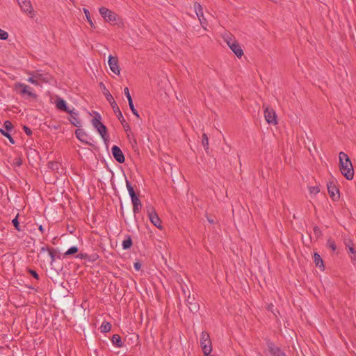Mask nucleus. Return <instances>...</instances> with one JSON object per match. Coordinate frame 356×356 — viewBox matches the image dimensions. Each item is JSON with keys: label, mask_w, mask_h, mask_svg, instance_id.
Here are the masks:
<instances>
[{"label": "nucleus", "mask_w": 356, "mask_h": 356, "mask_svg": "<svg viewBox=\"0 0 356 356\" xmlns=\"http://www.w3.org/2000/svg\"><path fill=\"white\" fill-rule=\"evenodd\" d=\"M339 167L341 174L348 179L352 180L354 177V170L348 154L341 152L339 154Z\"/></svg>", "instance_id": "nucleus-1"}, {"label": "nucleus", "mask_w": 356, "mask_h": 356, "mask_svg": "<svg viewBox=\"0 0 356 356\" xmlns=\"http://www.w3.org/2000/svg\"><path fill=\"white\" fill-rule=\"evenodd\" d=\"M27 74L29 75L27 81L37 86H42L43 83H50L52 80L51 74L40 70L29 71Z\"/></svg>", "instance_id": "nucleus-2"}, {"label": "nucleus", "mask_w": 356, "mask_h": 356, "mask_svg": "<svg viewBox=\"0 0 356 356\" xmlns=\"http://www.w3.org/2000/svg\"><path fill=\"white\" fill-rule=\"evenodd\" d=\"M14 89L22 96H27L33 99L37 98V95L32 91V88L25 83L17 82L14 85Z\"/></svg>", "instance_id": "nucleus-3"}, {"label": "nucleus", "mask_w": 356, "mask_h": 356, "mask_svg": "<svg viewBox=\"0 0 356 356\" xmlns=\"http://www.w3.org/2000/svg\"><path fill=\"white\" fill-rule=\"evenodd\" d=\"M200 343L204 355H209L212 351V344L208 332L203 331L201 333Z\"/></svg>", "instance_id": "nucleus-4"}, {"label": "nucleus", "mask_w": 356, "mask_h": 356, "mask_svg": "<svg viewBox=\"0 0 356 356\" xmlns=\"http://www.w3.org/2000/svg\"><path fill=\"white\" fill-rule=\"evenodd\" d=\"M99 11L101 16L107 22H109V23L115 22L119 19L118 15L115 13H114L111 10L108 9L106 7L99 8Z\"/></svg>", "instance_id": "nucleus-5"}, {"label": "nucleus", "mask_w": 356, "mask_h": 356, "mask_svg": "<svg viewBox=\"0 0 356 356\" xmlns=\"http://www.w3.org/2000/svg\"><path fill=\"white\" fill-rule=\"evenodd\" d=\"M264 108V118L268 124L275 125L277 124L275 111L268 105L263 104Z\"/></svg>", "instance_id": "nucleus-6"}, {"label": "nucleus", "mask_w": 356, "mask_h": 356, "mask_svg": "<svg viewBox=\"0 0 356 356\" xmlns=\"http://www.w3.org/2000/svg\"><path fill=\"white\" fill-rule=\"evenodd\" d=\"M147 215L149 218L150 222L157 228L161 229H162V225H161V220L159 218L158 214L156 213L155 209L150 207L147 209Z\"/></svg>", "instance_id": "nucleus-7"}, {"label": "nucleus", "mask_w": 356, "mask_h": 356, "mask_svg": "<svg viewBox=\"0 0 356 356\" xmlns=\"http://www.w3.org/2000/svg\"><path fill=\"white\" fill-rule=\"evenodd\" d=\"M108 63L111 70L116 75H119L120 73V68L118 57L110 55L108 56Z\"/></svg>", "instance_id": "nucleus-8"}, {"label": "nucleus", "mask_w": 356, "mask_h": 356, "mask_svg": "<svg viewBox=\"0 0 356 356\" xmlns=\"http://www.w3.org/2000/svg\"><path fill=\"white\" fill-rule=\"evenodd\" d=\"M67 113L70 114L69 121L70 123L76 127H80L81 126V122L79 118L78 112L75 111L74 108H72L70 109Z\"/></svg>", "instance_id": "nucleus-9"}, {"label": "nucleus", "mask_w": 356, "mask_h": 356, "mask_svg": "<svg viewBox=\"0 0 356 356\" xmlns=\"http://www.w3.org/2000/svg\"><path fill=\"white\" fill-rule=\"evenodd\" d=\"M111 152H112L113 156L118 162H119L120 163H122L124 162L125 158H124V154L118 146H117V145L113 146L111 148Z\"/></svg>", "instance_id": "nucleus-10"}, {"label": "nucleus", "mask_w": 356, "mask_h": 356, "mask_svg": "<svg viewBox=\"0 0 356 356\" xmlns=\"http://www.w3.org/2000/svg\"><path fill=\"white\" fill-rule=\"evenodd\" d=\"M19 6L24 13L29 14L31 17H33V8L29 0H24V1Z\"/></svg>", "instance_id": "nucleus-11"}, {"label": "nucleus", "mask_w": 356, "mask_h": 356, "mask_svg": "<svg viewBox=\"0 0 356 356\" xmlns=\"http://www.w3.org/2000/svg\"><path fill=\"white\" fill-rule=\"evenodd\" d=\"M124 95L127 98L129 108H130L131 111H132L133 114L135 116H136L138 118H140L139 113H138V112L137 111V110L134 107V103H133V100H132L130 92H129V88L127 87H126L124 89Z\"/></svg>", "instance_id": "nucleus-12"}, {"label": "nucleus", "mask_w": 356, "mask_h": 356, "mask_svg": "<svg viewBox=\"0 0 356 356\" xmlns=\"http://www.w3.org/2000/svg\"><path fill=\"white\" fill-rule=\"evenodd\" d=\"M327 191L333 200H337L339 198V191L333 184V182H329L327 184Z\"/></svg>", "instance_id": "nucleus-13"}, {"label": "nucleus", "mask_w": 356, "mask_h": 356, "mask_svg": "<svg viewBox=\"0 0 356 356\" xmlns=\"http://www.w3.org/2000/svg\"><path fill=\"white\" fill-rule=\"evenodd\" d=\"M103 93L104 94L106 100L110 103L113 111H117L118 108H119V106H118L113 97L111 95V94L109 92V91L106 89L105 86H104V88H103Z\"/></svg>", "instance_id": "nucleus-14"}, {"label": "nucleus", "mask_w": 356, "mask_h": 356, "mask_svg": "<svg viewBox=\"0 0 356 356\" xmlns=\"http://www.w3.org/2000/svg\"><path fill=\"white\" fill-rule=\"evenodd\" d=\"M229 48L238 58H241L243 55V51L237 41L232 43Z\"/></svg>", "instance_id": "nucleus-15"}, {"label": "nucleus", "mask_w": 356, "mask_h": 356, "mask_svg": "<svg viewBox=\"0 0 356 356\" xmlns=\"http://www.w3.org/2000/svg\"><path fill=\"white\" fill-rule=\"evenodd\" d=\"M75 134L76 138L81 142L85 143H88V134L81 129H78L75 131Z\"/></svg>", "instance_id": "nucleus-16"}, {"label": "nucleus", "mask_w": 356, "mask_h": 356, "mask_svg": "<svg viewBox=\"0 0 356 356\" xmlns=\"http://www.w3.org/2000/svg\"><path fill=\"white\" fill-rule=\"evenodd\" d=\"M346 247L347 249H348L349 252L351 254L350 258L353 260V261L356 262V251L353 248V242L351 241L346 242Z\"/></svg>", "instance_id": "nucleus-17"}, {"label": "nucleus", "mask_w": 356, "mask_h": 356, "mask_svg": "<svg viewBox=\"0 0 356 356\" xmlns=\"http://www.w3.org/2000/svg\"><path fill=\"white\" fill-rule=\"evenodd\" d=\"M95 129H97V132L99 134V135L102 136V138L104 140L107 139V136H107V134H108L107 128L103 123H102L100 125L96 127Z\"/></svg>", "instance_id": "nucleus-18"}, {"label": "nucleus", "mask_w": 356, "mask_h": 356, "mask_svg": "<svg viewBox=\"0 0 356 356\" xmlns=\"http://www.w3.org/2000/svg\"><path fill=\"white\" fill-rule=\"evenodd\" d=\"M194 8L195 10V13L200 22V24H202V26H203V22H202V17L203 18L204 15H203V10H202V6L199 3L195 2L194 3Z\"/></svg>", "instance_id": "nucleus-19"}, {"label": "nucleus", "mask_w": 356, "mask_h": 356, "mask_svg": "<svg viewBox=\"0 0 356 356\" xmlns=\"http://www.w3.org/2000/svg\"><path fill=\"white\" fill-rule=\"evenodd\" d=\"M222 38L227 44L230 47L232 43L236 42L234 35L229 32H225L222 34Z\"/></svg>", "instance_id": "nucleus-20"}, {"label": "nucleus", "mask_w": 356, "mask_h": 356, "mask_svg": "<svg viewBox=\"0 0 356 356\" xmlns=\"http://www.w3.org/2000/svg\"><path fill=\"white\" fill-rule=\"evenodd\" d=\"M193 300H194V298H191V297L188 296L186 302H187V305H188L189 309L192 312H196L199 309V306L196 302H193Z\"/></svg>", "instance_id": "nucleus-21"}, {"label": "nucleus", "mask_w": 356, "mask_h": 356, "mask_svg": "<svg viewBox=\"0 0 356 356\" xmlns=\"http://www.w3.org/2000/svg\"><path fill=\"white\" fill-rule=\"evenodd\" d=\"M56 106L58 109L65 111L67 113L70 110V108L67 106L65 101L62 99H58L56 101Z\"/></svg>", "instance_id": "nucleus-22"}, {"label": "nucleus", "mask_w": 356, "mask_h": 356, "mask_svg": "<svg viewBox=\"0 0 356 356\" xmlns=\"http://www.w3.org/2000/svg\"><path fill=\"white\" fill-rule=\"evenodd\" d=\"M133 204V212L137 213L140 211L141 208V202L138 197L131 200Z\"/></svg>", "instance_id": "nucleus-23"}, {"label": "nucleus", "mask_w": 356, "mask_h": 356, "mask_svg": "<svg viewBox=\"0 0 356 356\" xmlns=\"http://www.w3.org/2000/svg\"><path fill=\"white\" fill-rule=\"evenodd\" d=\"M314 261L316 266L319 267L321 270H324L323 261L318 253H314Z\"/></svg>", "instance_id": "nucleus-24"}, {"label": "nucleus", "mask_w": 356, "mask_h": 356, "mask_svg": "<svg viewBox=\"0 0 356 356\" xmlns=\"http://www.w3.org/2000/svg\"><path fill=\"white\" fill-rule=\"evenodd\" d=\"M114 113L116 114L117 115V118L118 119L120 120V122H121L122 125L125 128L126 127L129 129V125L127 124V123L126 122V120H124L123 115H122V113L119 108H118L117 111H114Z\"/></svg>", "instance_id": "nucleus-25"}, {"label": "nucleus", "mask_w": 356, "mask_h": 356, "mask_svg": "<svg viewBox=\"0 0 356 356\" xmlns=\"http://www.w3.org/2000/svg\"><path fill=\"white\" fill-rule=\"evenodd\" d=\"M112 343L116 347L121 348L123 346V343L122 341L121 337L118 334H114L112 337Z\"/></svg>", "instance_id": "nucleus-26"}, {"label": "nucleus", "mask_w": 356, "mask_h": 356, "mask_svg": "<svg viewBox=\"0 0 356 356\" xmlns=\"http://www.w3.org/2000/svg\"><path fill=\"white\" fill-rule=\"evenodd\" d=\"M126 186H127V188L128 190V192H129L131 199L133 200L134 198L138 197L135 193L133 186H131L129 181L127 179H126Z\"/></svg>", "instance_id": "nucleus-27"}, {"label": "nucleus", "mask_w": 356, "mask_h": 356, "mask_svg": "<svg viewBox=\"0 0 356 356\" xmlns=\"http://www.w3.org/2000/svg\"><path fill=\"white\" fill-rule=\"evenodd\" d=\"M270 353L272 356H286L285 353L277 347H270Z\"/></svg>", "instance_id": "nucleus-28"}, {"label": "nucleus", "mask_w": 356, "mask_h": 356, "mask_svg": "<svg viewBox=\"0 0 356 356\" xmlns=\"http://www.w3.org/2000/svg\"><path fill=\"white\" fill-rule=\"evenodd\" d=\"M122 245L124 250H127L131 247L132 239L129 235L126 236V238L122 241Z\"/></svg>", "instance_id": "nucleus-29"}, {"label": "nucleus", "mask_w": 356, "mask_h": 356, "mask_svg": "<svg viewBox=\"0 0 356 356\" xmlns=\"http://www.w3.org/2000/svg\"><path fill=\"white\" fill-rule=\"evenodd\" d=\"M101 120V115L98 113H95V117L92 120V124L95 128L102 124Z\"/></svg>", "instance_id": "nucleus-30"}, {"label": "nucleus", "mask_w": 356, "mask_h": 356, "mask_svg": "<svg viewBox=\"0 0 356 356\" xmlns=\"http://www.w3.org/2000/svg\"><path fill=\"white\" fill-rule=\"evenodd\" d=\"M202 145L204 147V149L207 152V150L209 149V138L205 133L202 134Z\"/></svg>", "instance_id": "nucleus-31"}, {"label": "nucleus", "mask_w": 356, "mask_h": 356, "mask_svg": "<svg viewBox=\"0 0 356 356\" xmlns=\"http://www.w3.org/2000/svg\"><path fill=\"white\" fill-rule=\"evenodd\" d=\"M111 327H112V325L110 323L104 322L100 327L101 332H108L111 330Z\"/></svg>", "instance_id": "nucleus-32"}, {"label": "nucleus", "mask_w": 356, "mask_h": 356, "mask_svg": "<svg viewBox=\"0 0 356 356\" xmlns=\"http://www.w3.org/2000/svg\"><path fill=\"white\" fill-rule=\"evenodd\" d=\"M326 246L327 248L331 249L332 251H335L337 250V245L335 244V242L331 238L327 240Z\"/></svg>", "instance_id": "nucleus-33"}, {"label": "nucleus", "mask_w": 356, "mask_h": 356, "mask_svg": "<svg viewBox=\"0 0 356 356\" xmlns=\"http://www.w3.org/2000/svg\"><path fill=\"white\" fill-rule=\"evenodd\" d=\"M79 251V249L76 246H72L71 248H70L65 253H64V257H67V256H70L71 254H75L76 252H78Z\"/></svg>", "instance_id": "nucleus-34"}, {"label": "nucleus", "mask_w": 356, "mask_h": 356, "mask_svg": "<svg viewBox=\"0 0 356 356\" xmlns=\"http://www.w3.org/2000/svg\"><path fill=\"white\" fill-rule=\"evenodd\" d=\"M0 132L3 136L6 137L12 144H15V142L13 137L10 136V134L8 133V131H6L3 129H0Z\"/></svg>", "instance_id": "nucleus-35"}, {"label": "nucleus", "mask_w": 356, "mask_h": 356, "mask_svg": "<svg viewBox=\"0 0 356 356\" xmlns=\"http://www.w3.org/2000/svg\"><path fill=\"white\" fill-rule=\"evenodd\" d=\"M309 191L311 194L316 195L320 192V188L318 186H309Z\"/></svg>", "instance_id": "nucleus-36"}, {"label": "nucleus", "mask_w": 356, "mask_h": 356, "mask_svg": "<svg viewBox=\"0 0 356 356\" xmlns=\"http://www.w3.org/2000/svg\"><path fill=\"white\" fill-rule=\"evenodd\" d=\"M83 12H84V14L87 18V20L88 22V23L90 24V26L92 27L94 26V24L91 19V17H90V12L88 9L86 8H83Z\"/></svg>", "instance_id": "nucleus-37"}, {"label": "nucleus", "mask_w": 356, "mask_h": 356, "mask_svg": "<svg viewBox=\"0 0 356 356\" xmlns=\"http://www.w3.org/2000/svg\"><path fill=\"white\" fill-rule=\"evenodd\" d=\"M314 234L316 238H320L322 236V232L318 226H314L313 228Z\"/></svg>", "instance_id": "nucleus-38"}, {"label": "nucleus", "mask_w": 356, "mask_h": 356, "mask_svg": "<svg viewBox=\"0 0 356 356\" xmlns=\"http://www.w3.org/2000/svg\"><path fill=\"white\" fill-rule=\"evenodd\" d=\"M3 127L6 131H9L13 128L12 122L9 120H6L4 122Z\"/></svg>", "instance_id": "nucleus-39"}, {"label": "nucleus", "mask_w": 356, "mask_h": 356, "mask_svg": "<svg viewBox=\"0 0 356 356\" xmlns=\"http://www.w3.org/2000/svg\"><path fill=\"white\" fill-rule=\"evenodd\" d=\"M12 222L17 230H18V231L22 230V229L19 227V221H18V215L13 220Z\"/></svg>", "instance_id": "nucleus-40"}, {"label": "nucleus", "mask_w": 356, "mask_h": 356, "mask_svg": "<svg viewBox=\"0 0 356 356\" xmlns=\"http://www.w3.org/2000/svg\"><path fill=\"white\" fill-rule=\"evenodd\" d=\"M48 254L51 257V262H54L55 261V257H56V250H54V248H51V250H49Z\"/></svg>", "instance_id": "nucleus-41"}, {"label": "nucleus", "mask_w": 356, "mask_h": 356, "mask_svg": "<svg viewBox=\"0 0 356 356\" xmlns=\"http://www.w3.org/2000/svg\"><path fill=\"white\" fill-rule=\"evenodd\" d=\"M8 38V33L0 29V40H7Z\"/></svg>", "instance_id": "nucleus-42"}, {"label": "nucleus", "mask_w": 356, "mask_h": 356, "mask_svg": "<svg viewBox=\"0 0 356 356\" xmlns=\"http://www.w3.org/2000/svg\"><path fill=\"white\" fill-rule=\"evenodd\" d=\"M28 272L36 280H39V275L35 270L32 269H28Z\"/></svg>", "instance_id": "nucleus-43"}, {"label": "nucleus", "mask_w": 356, "mask_h": 356, "mask_svg": "<svg viewBox=\"0 0 356 356\" xmlns=\"http://www.w3.org/2000/svg\"><path fill=\"white\" fill-rule=\"evenodd\" d=\"M23 129L28 136H31L32 134V131L28 127L24 126Z\"/></svg>", "instance_id": "nucleus-44"}, {"label": "nucleus", "mask_w": 356, "mask_h": 356, "mask_svg": "<svg viewBox=\"0 0 356 356\" xmlns=\"http://www.w3.org/2000/svg\"><path fill=\"white\" fill-rule=\"evenodd\" d=\"M76 257L79 259H86L88 257V254L86 253H80L77 254Z\"/></svg>", "instance_id": "nucleus-45"}, {"label": "nucleus", "mask_w": 356, "mask_h": 356, "mask_svg": "<svg viewBox=\"0 0 356 356\" xmlns=\"http://www.w3.org/2000/svg\"><path fill=\"white\" fill-rule=\"evenodd\" d=\"M51 250V248H49L48 246H43L40 248V253L45 252H49V250Z\"/></svg>", "instance_id": "nucleus-46"}, {"label": "nucleus", "mask_w": 356, "mask_h": 356, "mask_svg": "<svg viewBox=\"0 0 356 356\" xmlns=\"http://www.w3.org/2000/svg\"><path fill=\"white\" fill-rule=\"evenodd\" d=\"M134 268H135L136 270H139L140 269V268H141V265H140V263H138V262H136V263H134Z\"/></svg>", "instance_id": "nucleus-47"}, {"label": "nucleus", "mask_w": 356, "mask_h": 356, "mask_svg": "<svg viewBox=\"0 0 356 356\" xmlns=\"http://www.w3.org/2000/svg\"><path fill=\"white\" fill-rule=\"evenodd\" d=\"M15 163L17 165H20L22 164V159L20 158H16L15 159Z\"/></svg>", "instance_id": "nucleus-48"}, {"label": "nucleus", "mask_w": 356, "mask_h": 356, "mask_svg": "<svg viewBox=\"0 0 356 356\" xmlns=\"http://www.w3.org/2000/svg\"><path fill=\"white\" fill-rule=\"evenodd\" d=\"M273 307H274V306H273V304H270V305H268V309L269 311L273 312Z\"/></svg>", "instance_id": "nucleus-49"}, {"label": "nucleus", "mask_w": 356, "mask_h": 356, "mask_svg": "<svg viewBox=\"0 0 356 356\" xmlns=\"http://www.w3.org/2000/svg\"><path fill=\"white\" fill-rule=\"evenodd\" d=\"M39 230L43 234L44 232V227H42V225H40L39 227H38Z\"/></svg>", "instance_id": "nucleus-50"}, {"label": "nucleus", "mask_w": 356, "mask_h": 356, "mask_svg": "<svg viewBox=\"0 0 356 356\" xmlns=\"http://www.w3.org/2000/svg\"><path fill=\"white\" fill-rule=\"evenodd\" d=\"M202 22H203V26H202V27H204V24H206V22H206V19H205V18H204V17H203V18L202 17Z\"/></svg>", "instance_id": "nucleus-51"}, {"label": "nucleus", "mask_w": 356, "mask_h": 356, "mask_svg": "<svg viewBox=\"0 0 356 356\" xmlns=\"http://www.w3.org/2000/svg\"><path fill=\"white\" fill-rule=\"evenodd\" d=\"M17 2H18V4L20 5L21 3H22L23 1H24V0H17Z\"/></svg>", "instance_id": "nucleus-52"}, {"label": "nucleus", "mask_w": 356, "mask_h": 356, "mask_svg": "<svg viewBox=\"0 0 356 356\" xmlns=\"http://www.w3.org/2000/svg\"><path fill=\"white\" fill-rule=\"evenodd\" d=\"M208 221H209L210 223H213V220H212V219H209V218H208Z\"/></svg>", "instance_id": "nucleus-53"}]
</instances>
